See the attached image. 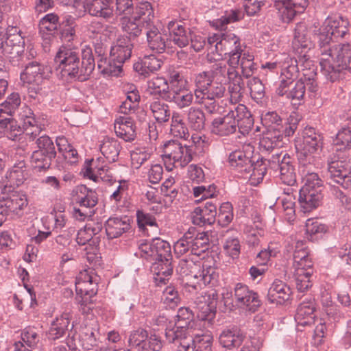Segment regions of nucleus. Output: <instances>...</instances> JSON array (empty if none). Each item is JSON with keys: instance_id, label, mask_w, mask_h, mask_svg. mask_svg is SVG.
<instances>
[{"instance_id": "ddd939ff", "label": "nucleus", "mask_w": 351, "mask_h": 351, "mask_svg": "<svg viewBox=\"0 0 351 351\" xmlns=\"http://www.w3.org/2000/svg\"><path fill=\"white\" fill-rule=\"evenodd\" d=\"M111 162L103 156L86 160L83 169L84 176L95 182L99 180L104 182H112L113 179L112 171L109 165Z\"/></svg>"}, {"instance_id": "5fc2aeb1", "label": "nucleus", "mask_w": 351, "mask_h": 351, "mask_svg": "<svg viewBox=\"0 0 351 351\" xmlns=\"http://www.w3.org/2000/svg\"><path fill=\"white\" fill-rule=\"evenodd\" d=\"M154 261L172 258L170 244L160 238L152 239Z\"/></svg>"}, {"instance_id": "37998d69", "label": "nucleus", "mask_w": 351, "mask_h": 351, "mask_svg": "<svg viewBox=\"0 0 351 351\" xmlns=\"http://www.w3.org/2000/svg\"><path fill=\"white\" fill-rule=\"evenodd\" d=\"M286 248L287 252L293 253V263L301 265L300 262L311 258L307 247L302 240L291 239Z\"/></svg>"}, {"instance_id": "e2e57ef3", "label": "nucleus", "mask_w": 351, "mask_h": 351, "mask_svg": "<svg viewBox=\"0 0 351 351\" xmlns=\"http://www.w3.org/2000/svg\"><path fill=\"white\" fill-rule=\"evenodd\" d=\"M254 59V56L249 52H241L239 65L241 66L242 74L247 78L251 77L257 69Z\"/></svg>"}, {"instance_id": "4468645a", "label": "nucleus", "mask_w": 351, "mask_h": 351, "mask_svg": "<svg viewBox=\"0 0 351 351\" xmlns=\"http://www.w3.org/2000/svg\"><path fill=\"white\" fill-rule=\"evenodd\" d=\"M308 0H274V8L282 22L289 23L298 14L304 12Z\"/></svg>"}, {"instance_id": "dca6fc26", "label": "nucleus", "mask_w": 351, "mask_h": 351, "mask_svg": "<svg viewBox=\"0 0 351 351\" xmlns=\"http://www.w3.org/2000/svg\"><path fill=\"white\" fill-rule=\"evenodd\" d=\"M239 122L235 114V106L230 109L223 117L213 119L211 132L213 134L220 136H228L234 133L238 128Z\"/></svg>"}, {"instance_id": "473e14b6", "label": "nucleus", "mask_w": 351, "mask_h": 351, "mask_svg": "<svg viewBox=\"0 0 351 351\" xmlns=\"http://www.w3.org/2000/svg\"><path fill=\"white\" fill-rule=\"evenodd\" d=\"M73 197L80 207L86 209L93 208L97 203L96 193L88 189L85 185L77 186L73 191Z\"/></svg>"}, {"instance_id": "b1692460", "label": "nucleus", "mask_w": 351, "mask_h": 351, "mask_svg": "<svg viewBox=\"0 0 351 351\" xmlns=\"http://www.w3.org/2000/svg\"><path fill=\"white\" fill-rule=\"evenodd\" d=\"M194 95L185 85L173 86L166 101L173 102L179 109H183L193 104Z\"/></svg>"}, {"instance_id": "4c0bfd02", "label": "nucleus", "mask_w": 351, "mask_h": 351, "mask_svg": "<svg viewBox=\"0 0 351 351\" xmlns=\"http://www.w3.org/2000/svg\"><path fill=\"white\" fill-rule=\"evenodd\" d=\"M121 149L120 143L114 138L106 136L99 144V149L103 157L109 162H114L118 159Z\"/></svg>"}, {"instance_id": "f03ea898", "label": "nucleus", "mask_w": 351, "mask_h": 351, "mask_svg": "<svg viewBox=\"0 0 351 351\" xmlns=\"http://www.w3.org/2000/svg\"><path fill=\"white\" fill-rule=\"evenodd\" d=\"M82 62L75 49L61 47L54 58L57 71L64 80H77L83 82L92 74L95 67L93 49L88 45L81 49Z\"/></svg>"}, {"instance_id": "4be33fe9", "label": "nucleus", "mask_w": 351, "mask_h": 351, "mask_svg": "<svg viewBox=\"0 0 351 351\" xmlns=\"http://www.w3.org/2000/svg\"><path fill=\"white\" fill-rule=\"evenodd\" d=\"M217 215V206L211 201L207 202L203 208L197 207L191 213V219L193 224L204 226L215 223Z\"/></svg>"}, {"instance_id": "2eb2a0df", "label": "nucleus", "mask_w": 351, "mask_h": 351, "mask_svg": "<svg viewBox=\"0 0 351 351\" xmlns=\"http://www.w3.org/2000/svg\"><path fill=\"white\" fill-rule=\"evenodd\" d=\"M2 194L3 202L1 208L5 207L8 211L21 215L28 204L26 195L7 186L3 189Z\"/></svg>"}, {"instance_id": "ea45409f", "label": "nucleus", "mask_w": 351, "mask_h": 351, "mask_svg": "<svg viewBox=\"0 0 351 351\" xmlns=\"http://www.w3.org/2000/svg\"><path fill=\"white\" fill-rule=\"evenodd\" d=\"M235 114L239 122L237 129L242 134H248L254 125V119L251 112L243 104L235 106Z\"/></svg>"}, {"instance_id": "680f3d73", "label": "nucleus", "mask_w": 351, "mask_h": 351, "mask_svg": "<svg viewBox=\"0 0 351 351\" xmlns=\"http://www.w3.org/2000/svg\"><path fill=\"white\" fill-rule=\"evenodd\" d=\"M55 157H51L42 150L34 151L31 156V162L33 167L40 170H45L51 166V162Z\"/></svg>"}, {"instance_id": "412c9836", "label": "nucleus", "mask_w": 351, "mask_h": 351, "mask_svg": "<svg viewBox=\"0 0 351 351\" xmlns=\"http://www.w3.org/2000/svg\"><path fill=\"white\" fill-rule=\"evenodd\" d=\"M245 334L236 326L225 328L219 336V343L221 347L229 351L237 349L243 342Z\"/></svg>"}, {"instance_id": "864d4df0", "label": "nucleus", "mask_w": 351, "mask_h": 351, "mask_svg": "<svg viewBox=\"0 0 351 351\" xmlns=\"http://www.w3.org/2000/svg\"><path fill=\"white\" fill-rule=\"evenodd\" d=\"M149 108L156 120L160 123L167 122L171 117L169 106L160 100L151 102Z\"/></svg>"}, {"instance_id": "0eeeda50", "label": "nucleus", "mask_w": 351, "mask_h": 351, "mask_svg": "<svg viewBox=\"0 0 351 351\" xmlns=\"http://www.w3.org/2000/svg\"><path fill=\"white\" fill-rule=\"evenodd\" d=\"M323 138L313 128H306L302 140L297 141L295 149L300 165H319V155L322 148Z\"/></svg>"}, {"instance_id": "052dcab7", "label": "nucleus", "mask_w": 351, "mask_h": 351, "mask_svg": "<svg viewBox=\"0 0 351 351\" xmlns=\"http://www.w3.org/2000/svg\"><path fill=\"white\" fill-rule=\"evenodd\" d=\"M334 145L339 150L351 149V125L342 128L334 139Z\"/></svg>"}, {"instance_id": "8fccbe9b", "label": "nucleus", "mask_w": 351, "mask_h": 351, "mask_svg": "<svg viewBox=\"0 0 351 351\" xmlns=\"http://www.w3.org/2000/svg\"><path fill=\"white\" fill-rule=\"evenodd\" d=\"M148 339L147 331L142 328L132 330L128 337L129 346L136 348L138 351L147 350V340Z\"/></svg>"}, {"instance_id": "7ed1b4c3", "label": "nucleus", "mask_w": 351, "mask_h": 351, "mask_svg": "<svg viewBox=\"0 0 351 351\" xmlns=\"http://www.w3.org/2000/svg\"><path fill=\"white\" fill-rule=\"evenodd\" d=\"M248 152L242 150L232 152L228 157L230 165L238 172L243 175H249L252 184H258L262 182L267 173V164L264 159L256 160V162L252 159L253 147L247 146Z\"/></svg>"}, {"instance_id": "f257e3e1", "label": "nucleus", "mask_w": 351, "mask_h": 351, "mask_svg": "<svg viewBox=\"0 0 351 351\" xmlns=\"http://www.w3.org/2000/svg\"><path fill=\"white\" fill-rule=\"evenodd\" d=\"M350 23L339 14L328 16L315 35L319 47V65L327 80L335 82L351 74V46L348 43L332 47L328 45L332 37L343 38L349 32Z\"/></svg>"}, {"instance_id": "6ab92c4d", "label": "nucleus", "mask_w": 351, "mask_h": 351, "mask_svg": "<svg viewBox=\"0 0 351 351\" xmlns=\"http://www.w3.org/2000/svg\"><path fill=\"white\" fill-rule=\"evenodd\" d=\"M3 54L10 58H14L23 51L25 40L20 34V30L14 27L8 28Z\"/></svg>"}, {"instance_id": "20e7f679", "label": "nucleus", "mask_w": 351, "mask_h": 351, "mask_svg": "<svg viewBox=\"0 0 351 351\" xmlns=\"http://www.w3.org/2000/svg\"><path fill=\"white\" fill-rule=\"evenodd\" d=\"M200 257L190 256L182 258L179 261L176 268L177 272L185 279L186 286L193 290H197L202 285L210 284L213 278L214 269L210 267L203 269L202 271L199 259Z\"/></svg>"}, {"instance_id": "5701e85b", "label": "nucleus", "mask_w": 351, "mask_h": 351, "mask_svg": "<svg viewBox=\"0 0 351 351\" xmlns=\"http://www.w3.org/2000/svg\"><path fill=\"white\" fill-rule=\"evenodd\" d=\"M283 135L279 128L267 129L260 139L259 147L262 153H270L282 146Z\"/></svg>"}, {"instance_id": "c03bdc74", "label": "nucleus", "mask_w": 351, "mask_h": 351, "mask_svg": "<svg viewBox=\"0 0 351 351\" xmlns=\"http://www.w3.org/2000/svg\"><path fill=\"white\" fill-rule=\"evenodd\" d=\"M0 128L3 130L4 135L12 141H17L23 132V129L16 120L10 117H1V114H0Z\"/></svg>"}, {"instance_id": "f8f14e48", "label": "nucleus", "mask_w": 351, "mask_h": 351, "mask_svg": "<svg viewBox=\"0 0 351 351\" xmlns=\"http://www.w3.org/2000/svg\"><path fill=\"white\" fill-rule=\"evenodd\" d=\"M292 45L298 54V60H295V62L302 65L306 64V66H309L311 61L308 52L313 48V44L308 36L305 23H300L296 25Z\"/></svg>"}, {"instance_id": "7c9ffc66", "label": "nucleus", "mask_w": 351, "mask_h": 351, "mask_svg": "<svg viewBox=\"0 0 351 351\" xmlns=\"http://www.w3.org/2000/svg\"><path fill=\"white\" fill-rule=\"evenodd\" d=\"M45 67L36 60L28 62L21 74L23 83L36 82L43 84L45 78Z\"/></svg>"}, {"instance_id": "393cba45", "label": "nucleus", "mask_w": 351, "mask_h": 351, "mask_svg": "<svg viewBox=\"0 0 351 351\" xmlns=\"http://www.w3.org/2000/svg\"><path fill=\"white\" fill-rule=\"evenodd\" d=\"M132 47L133 44L128 37L119 38L110 49V55L112 61L123 64L130 58Z\"/></svg>"}, {"instance_id": "4d7b16f0", "label": "nucleus", "mask_w": 351, "mask_h": 351, "mask_svg": "<svg viewBox=\"0 0 351 351\" xmlns=\"http://www.w3.org/2000/svg\"><path fill=\"white\" fill-rule=\"evenodd\" d=\"M131 13V16H134V19H138L147 24L149 23L147 21L154 17L152 5L148 1L138 2Z\"/></svg>"}, {"instance_id": "72a5a7b5", "label": "nucleus", "mask_w": 351, "mask_h": 351, "mask_svg": "<svg viewBox=\"0 0 351 351\" xmlns=\"http://www.w3.org/2000/svg\"><path fill=\"white\" fill-rule=\"evenodd\" d=\"M145 32L148 47L156 53H162L166 48V37L163 36L158 29L150 24H146Z\"/></svg>"}, {"instance_id": "39448f33", "label": "nucleus", "mask_w": 351, "mask_h": 351, "mask_svg": "<svg viewBox=\"0 0 351 351\" xmlns=\"http://www.w3.org/2000/svg\"><path fill=\"white\" fill-rule=\"evenodd\" d=\"M222 295L225 306L230 311L238 308L254 313L261 304L258 293L241 282L237 283L232 291L223 293Z\"/></svg>"}, {"instance_id": "aec40b11", "label": "nucleus", "mask_w": 351, "mask_h": 351, "mask_svg": "<svg viewBox=\"0 0 351 351\" xmlns=\"http://www.w3.org/2000/svg\"><path fill=\"white\" fill-rule=\"evenodd\" d=\"M20 116L23 123V132H25V136L30 141H33L43 135L42 133L45 130V124L41 123L35 118L30 108L25 107Z\"/></svg>"}, {"instance_id": "a18cd8bd", "label": "nucleus", "mask_w": 351, "mask_h": 351, "mask_svg": "<svg viewBox=\"0 0 351 351\" xmlns=\"http://www.w3.org/2000/svg\"><path fill=\"white\" fill-rule=\"evenodd\" d=\"M163 258L161 261H154L152 269L156 274L155 280L158 283L165 284V280L170 277L173 273L171 259Z\"/></svg>"}, {"instance_id": "13d9d810", "label": "nucleus", "mask_w": 351, "mask_h": 351, "mask_svg": "<svg viewBox=\"0 0 351 351\" xmlns=\"http://www.w3.org/2000/svg\"><path fill=\"white\" fill-rule=\"evenodd\" d=\"M20 104L21 97L19 94L17 93L10 94L0 106V114H1V117H5L3 114L10 117L12 116L18 110Z\"/></svg>"}, {"instance_id": "49530a36", "label": "nucleus", "mask_w": 351, "mask_h": 351, "mask_svg": "<svg viewBox=\"0 0 351 351\" xmlns=\"http://www.w3.org/2000/svg\"><path fill=\"white\" fill-rule=\"evenodd\" d=\"M121 25L123 31L128 34L130 40L139 36L143 28L145 29L146 27L144 25V22L138 19H134L132 16L130 17H123L121 21Z\"/></svg>"}, {"instance_id": "2f4dec72", "label": "nucleus", "mask_w": 351, "mask_h": 351, "mask_svg": "<svg viewBox=\"0 0 351 351\" xmlns=\"http://www.w3.org/2000/svg\"><path fill=\"white\" fill-rule=\"evenodd\" d=\"M322 197V193L318 191H307L306 188L301 189L298 199L300 211L304 213L311 212L320 205Z\"/></svg>"}, {"instance_id": "f3484780", "label": "nucleus", "mask_w": 351, "mask_h": 351, "mask_svg": "<svg viewBox=\"0 0 351 351\" xmlns=\"http://www.w3.org/2000/svg\"><path fill=\"white\" fill-rule=\"evenodd\" d=\"M76 298L88 297L92 299L97 293V276H92L87 270L81 271L76 278Z\"/></svg>"}, {"instance_id": "423d86ee", "label": "nucleus", "mask_w": 351, "mask_h": 351, "mask_svg": "<svg viewBox=\"0 0 351 351\" xmlns=\"http://www.w3.org/2000/svg\"><path fill=\"white\" fill-rule=\"evenodd\" d=\"M208 47L210 53L215 51L219 56H221L223 53L228 55V64L233 66H239L243 50L241 40L234 34L226 32L209 36Z\"/></svg>"}, {"instance_id": "a19ab883", "label": "nucleus", "mask_w": 351, "mask_h": 351, "mask_svg": "<svg viewBox=\"0 0 351 351\" xmlns=\"http://www.w3.org/2000/svg\"><path fill=\"white\" fill-rule=\"evenodd\" d=\"M229 67L223 62H215L212 66V77L215 80L226 84L233 75L238 73L236 69L238 66H233L228 64Z\"/></svg>"}, {"instance_id": "cd10ccee", "label": "nucleus", "mask_w": 351, "mask_h": 351, "mask_svg": "<svg viewBox=\"0 0 351 351\" xmlns=\"http://www.w3.org/2000/svg\"><path fill=\"white\" fill-rule=\"evenodd\" d=\"M105 228L108 239H115L130 230L131 220L127 216L110 217L106 222Z\"/></svg>"}, {"instance_id": "6e6552de", "label": "nucleus", "mask_w": 351, "mask_h": 351, "mask_svg": "<svg viewBox=\"0 0 351 351\" xmlns=\"http://www.w3.org/2000/svg\"><path fill=\"white\" fill-rule=\"evenodd\" d=\"M179 326L176 331L169 330L166 339L169 343L178 344L177 351H211L212 337L200 335L195 331L186 330Z\"/></svg>"}, {"instance_id": "338daca9", "label": "nucleus", "mask_w": 351, "mask_h": 351, "mask_svg": "<svg viewBox=\"0 0 351 351\" xmlns=\"http://www.w3.org/2000/svg\"><path fill=\"white\" fill-rule=\"evenodd\" d=\"M97 67L101 73L108 76H118L122 71V64H112L110 61L103 58L98 60Z\"/></svg>"}, {"instance_id": "3c124183", "label": "nucleus", "mask_w": 351, "mask_h": 351, "mask_svg": "<svg viewBox=\"0 0 351 351\" xmlns=\"http://www.w3.org/2000/svg\"><path fill=\"white\" fill-rule=\"evenodd\" d=\"M186 119L189 125L194 130L200 131L205 127V114L199 108L191 107L186 112Z\"/></svg>"}, {"instance_id": "774afa93", "label": "nucleus", "mask_w": 351, "mask_h": 351, "mask_svg": "<svg viewBox=\"0 0 351 351\" xmlns=\"http://www.w3.org/2000/svg\"><path fill=\"white\" fill-rule=\"evenodd\" d=\"M212 76L208 72H201L195 75V84L196 86V89L194 91V95L195 97L200 98L199 95H202L204 92V89H206L209 84H210L212 80Z\"/></svg>"}, {"instance_id": "79ce46f5", "label": "nucleus", "mask_w": 351, "mask_h": 351, "mask_svg": "<svg viewBox=\"0 0 351 351\" xmlns=\"http://www.w3.org/2000/svg\"><path fill=\"white\" fill-rule=\"evenodd\" d=\"M193 317L194 313L189 308H180L177 314L178 321L176 323L175 326L172 328H167L165 334L169 330L176 331L178 329L179 326H182V329H184L186 330L195 331L193 329ZM180 329V328H179V330Z\"/></svg>"}, {"instance_id": "58836bf2", "label": "nucleus", "mask_w": 351, "mask_h": 351, "mask_svg": "<svg viewBox=\"0 0 351 351\" xmlns=\"http://www.w3.org/2000/svg\"><path fill=\"white\" fill-rule=\"evenodd\" d=\"M180 148L181 143L178 141H169L164 144L162 158L167 171H171L175 167Z\"/></svg>"}, {"instance_id": "9d476101", "label": "nucleus", "mask_w": 351, "mask_h": 351, "mask_svg": "<svg viewBox=\"0 0 351 351\" xmlns=\"http://www.w3.org/2000/svg\"><path fill=\"white\" fill-rule=\"evenodd\" d=\"M264 162L270 169L279 171L280 178L282 182L288 186H293L295 183L294 167L288 154L277 152L270 158H265Z\"/></svg>"}, {"instance_id": "69168bd1", "label": "nucleus", "mask_w": 351, "mask_h": 351, "mask_svg": "<svg viewBox=\"0 0 351 351\" xmlns=\"http://www.w3.org/2000/svg\"><path fill=\"white\" fill-rule=\"evenodd\" d=\"M306 85L302 79L297 81L289 90L286 97L294 102V104H301L304 101Z\"/></svg>"}, {"instance_id": "9b49d317", "label": "nucleus", "mask_w": 351, "mask_h": 351, "mask_svg": "<svg viewBox=\"0 0 351 351\" xmlns=\"http://www.w3.org/2000/svg\"><path fill=\"white\" fill-rule=\"evenodd\" d=\"M217 302V293L215 289L202 291L194 302L197 318L212 324L216 315Z\"/></svg>"}, {"instance_id": "603ef678", "label": "nucleus", "mask_w": 351, "mask_h": 351, "mask_svg": "<svg viewBox=\"0 0 351 351\" xmlns=\"http://www.w3.org/2000/svg\"><path fill=\"white\" fill-rule=\"evenodd\" d=\"M162 62L154 55L145 56L140 63L134 64L136 71H141V74L147 75L158 71Z\"/></svg>"}, {"instance_id": "6e6d98bb", "label": "nucleus", "mask_w": 351, "mask_h": 351, "mask_svg": "<svg viewBox=\"0 0 351 351\" xmlns=\"http://www.w3.org/2000/svg\"><path fill=\"white\" fill-rule=\"evenodd\" d=\"M171 134L176 137L187 139L189 130L184 123L180 113L174 112L171 115Z\"/></svg>"}, {"instance_id": "f704fd0d", "label": "nucleus", "mask_w": 351, "mask_h": 351, "mask_svg": "<svg viewBox=\"0 0 351 351\" xmlns=\"http://www.w3.org/2000/svg\"><path fill=\"white\" fill-rule=\"evenodd\" d=\"M86 11L90 15L110 19L114 16L113 7H108L102 0H82Z\"/></svg>"}, {"instance_id": "09e8293b", "label": "nucleus", "mask_w": 351, "mask_h": 351, "mask_svg": "<svg viewBox=\"0 0 351 351\" xmlns=\"http://www.w3.org/2000/svg\"><path fill=\"white\" fill-rule=\"evenodd\" d=\"M147 89L151 94L158 95L166 100L171 88L165 78L155 77L147 82Z\"/></svg>"}, {"instance_id": "bb28decb", "label": "nucleus", "mask_w": 351, "mask_h": 351, "mask_svg": "<svg viewBox=\"0 0 351 351\" xmlns=\"http://www.w3.org/2000/svg\"><path fill=\"white\" fill-rule=\"evenodd\" d=\"M173 43L180 48L187 46L190 41L191 32L181 21H171L167 24Z\"/></svg>"}, {"instance_id": "a878e982", "label": "nucleus", "mask_w": 351, "mask_h": 351, "mask_svg": "<svg viewBox=\"0 0 351 351\" xmlns=\"http://www.w3.org/2000/svg\"><path fill=\"white\" fill-rule=\"evenodd\" d=\"M319 165L309 164L308 165H300L299 171L301 174L302 182L304 183L302 189H307V191H318L322 193V184L315 169L318 168Z\"/></svg>"}, {"instance_id": "bf43d9fd", "label": "nucleus", "mask_w": 351, "mask_h": 351, "mask_svg": "<svg viewBox=\"0 0 351 351\" xmlns=\"http://www.w3.org/2000/svg\"><path fill=\"white\" fill-rule=\"evenodd\" d=\"M27 176L25 162L24 160H21L14 165L9 172L8 178L11 184L20 186L24 182Z\"/></svg>"}, {"instance_id": "c756f323", "label": "nucleus", "mask_w": 351, "mask_h": 351, "mask_svg": "<svg viewBox=\"0 0 351 351\" xmlns=\"http://www.w3.org/2000/svg\"><path fill=\"white\" fill-rule=\"evenodd\" d=\"M114 128L117 136L126 142L134 141L136 136L135 124L130 117L124 116L117 118Z\"/></svg>"}, {"instance_id": "e433bc0d", "label": "nucleus", "mask_w": 351, "mask_h": 351, "mask_svg": "<svg viewBox=\"0 0 351 351\" xmlns=\"http://www.w3.org/2000/svg\"><path fill=\"white\" fill-rule=\"evenodd\" d=\"M71 315L69 313H64L52 322L49 330V338L51 339H59L69 330L70 326Z\"/></svg>"}, {"instance_id": "de8ad7c7", "label": "nucleus", "mask_w": 351, "mask_h": 351, "mask_svg": "<svg viewBox=\"0 0 351 351\" xmlns=\"http://www.w3.org/2000/svg\"><path fill=\"white\" fill-rule=\"evenodd\" d=\"M228 86V92L230 94V101L232 104L239 102L244 93L245 87L241 76L239 74L233 75V77L227 82Z\"/></svg>"}, {"instance_id": "0e129e2a", "label": "nucleus", "mask_w": 351, "mask_h": 351, "mask_svg": "<svg viewBox=\"0 0 351 351\" xmlns=\"http://www.w3.org/2000/svg\"><path fill=\"white\" fill-rule=\"evenodd\" d=\"M136 220L139 229L143 232L145 231L147 226L153 228L155 232L158 229L156 218L150 213H145L143 210H137Z\"/></svg>"}, {"instance_id": "a211bd4d", "label": "nucleus", "mask_w": 351, "mask_h": 351, "mask_svg": "<svg viewBox=\"0 0 351 351\" xmlns=\"http://www.w3.org/2000/svg\"><path fill=\"white\" fill-rule=\"evenodd\" d=\"M328 172L335 182L339 184L345 189L351 186V168L343 161H332L328 164Z\"/></svg>"}, {"instance_id": "c9c22d12", "label": "nucleus", "mask_w": 351, "mask_h": 351, "mask_svg": "<svg viewBox=\"0 0 351 351\" xmlns=\"http://www.w3.org/2000/svg\"><path fill=\"white\" fill-rule=\"evenodd\" d=\"M315 306L314 300H309L300 303L297 308L295 320L298 326H305L313 323Z\"/></svg>"}, {"instance_id": "c85d7f7f", "label": "nucleus", "mask_w": 351, "mask_h": 351, "mask_svg": "<svg viewBox=\"0 0 351 351\" xmlns=\"http://www.w3.org/2000/svg\"><path fill=\"white\" fill-rule=\"evenodd\" d=\"M291 291L290 287L280 280H275L271 285L267 293L270 303L283 304L290 299Z\"/></svg>"}, {"instance_id": "1a4fd4ad", "label": "nucleus", "mask_w": 351, "mask_h": 351, "mask_svg": "<svg viewBox=\"0 0 351 351\" xmlns=\"http://www.w3.org/2000/svg\"><path fill=\"white\" fill-rule=\"evenodd\" d=\"M208 238L204 232H197L194 227L188 231L173 245L174 252L178 256L190 253L189 256L200 257L208 249Z\"/></svg>"}]
</instances>
